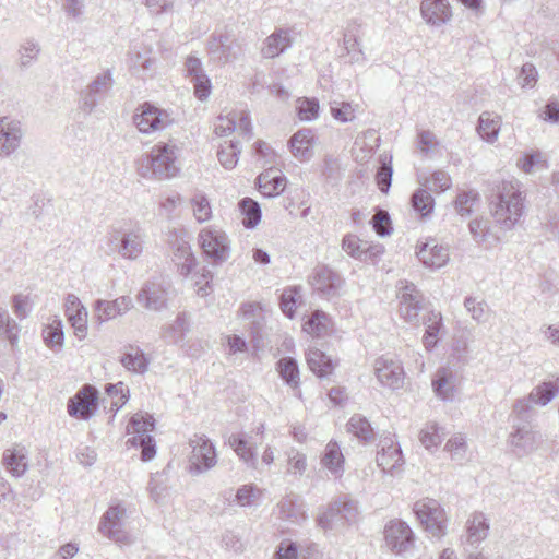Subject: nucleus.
Here are the masks:
<instances>
[{"instance_id": "1", "label": "nucleus", "mask_w": 559, "mask_h": 559, "mask_svg": "<svg viewBox=\"0 0 559 559\" xmlns=\"http://www.w3.org/2000/svg\"><path fill=\"white\" fill-rule=\"evenodd\" d=\"M525 192L519 180L502 181L490 201V212L496 224L503 230H512L526 211Z\"/></svg>"}, {"instance_id": "2", "label": "nucleus", "mask_w": 559, "mask_h": 559, "mask_svg": "<svg viewBox=\"0 0 559 559\" xmlns=\"http://www.w3.org/2000/svg\"><path fill=\"white\" fill-rule=\"evenodd\" d=\"M511 432L508 444L518 456L536 451L542 442V435L532 420L531 405L526 400H516L512 409Z\"/></svg>"}, {"instance_id": "3", "label": "nucleus", "mask_w": 559, "mask_h": 559, "mask_svg": "<svg viewBox=\"0 0 559 559\" xmlns=\"http://www.w3.org/2000/svg\"><path fill=\"white\" fill-rule=\"evenodd\" d=\"M179 148L174 143L158 142L136 160V173L145 179L166 180L178 175Z\"/></svg>"}, {"instance_id": "4", "label": "nucleus", "mask_w": 559, "mask_h": 559, "mask_svg": "<svg viewBox=\"0 0 559 559\" xmlns=\"http://www.w3.org/2000/svg\"><path fill=\"white\" fill-rule=\"evenodd\" d=\"M145 231L140 224L110 227L105 235L102 250L107 255L118 254L126 260H136L143 252Z\"/></svg>"}, {"instance_id": "5", "label": "nucleus", "mask_w": 559, "mask_h": 559, "mask_svg": "<svg viewBox=\"0 0 559 559\" xmlns=\"http://www.w3.org/2000/svg\"><path fill=\"white\" fill-rule=\"evenodd\" d=\"M155 428V420L150 414L136 413L128 424L127 432L132 435L126 444L128 447H140L141 459L144 462L151 461L156 454L154 438L148 433Z\"/></svg>"}, {"instance_id": "6", "label": "nucleus", "mask_w": 559, "mask_h": 559, "mask_svg": "<svg viewBox=\"0 0 559 559\" xmlns=\"http://www.w3.org/2000/svg\"><path fill=\"white\" fill-rule=\"evenodd\" d=\"M413 511L420 524L433 537H442L447 533V518L441 504L430 498H424L414 503Z\"/></svg>"}, {"instance_id": "7", "label": "nucleus", "mask_w": 559, "mask_h": 559, "mask_svg": "<svg viewBox=\"0 0 559 559\" xmlns=\"http://www.w3.org/2000/svg\"><path fill=\"white\" fill-rule=\"evenodd\" d=\"M192 448L189 472L199 475L213 468L217 463L216 449L205 435H194L190 441Z\"/></svg>"}, {"instance_id": "8", "label": "nucleus", "mask_w": 559, "mask_h": 559, "mask_svg": "<svg viewBox=\"0 0 559 559\" xmlns=\"http://www.w3.org/2000/svg\"><path fill=\"white\" fill-rule=\"evenodd\" d=\"M206 49L210 60L221 66L237 60L243 53L241 44L226 33H213Z\"/></svg>"}, {"instance_id": "9", "label": "nucleus", "mask_w": 559, "mask_h": 559, "mask_svg": "<svg viewBox=\"0 0 559 559\" xmlns=\"http://www.w3.org/2000/svg\"><path fill=\"white\" fill-rule=\"evenodd\" d=\"M199 242L206 258L215 264L226 262L230 255V243L227 235L217 228L206 227L199 233Z\"/></svg>"}, {"instance_id": "10", "label": "nucleus", "mask_w": 559, "mask_h": 559, "mask_svg": "<svg viewBox=\"0 0 559 559\" xmlns=\"http://www.w3.org/2000/svg\"><path fill=\"white\" fill-rule=\"evenodd\" d=\"M400 316L408 323H420L419 312L424 309V297L415 284L407 281L399 282Z\"/></svg>"}, {"instance_id": "11", "label": "nucleus", "mask_w": 559, "mask_h": 559, "mask_svg": "<svg viewBox=\"0 0 559 559\" xmlns=\"http://www.w3.org/2000/svg\"><path fill=\"white\" fill-rule=\"evenodd\" d=\"M170 115L150 103L141 105L133 115V123L140 132L151 133L164 130L171 123Z\"/></svg>"}, {"instance_id": "12", "label": "nucleus", "mask_w": 559, "mask_h": 559, "mask_svg": "<svg viewBox=\"0 0 559 559\" xmlns=\"http://www.w3.org/2000/svg\"><path fill=\"white\" fill-rule=\"evenodd\" d=\"M98 407V391L91 384H85L68 402L70 416L83 420L90 419Z\"/></svg>"}, {"instance_id": "13", "label": "nucleus", "mask_w": 559, "mask_h": 559, "mask_svg": "<svg viewBox=\"0 0 559 559\" xmlns=\"http://www.w3.org/2000/svg\"><path fill=\"white\" fill-rule=\"evenodd\" d=\"M384 539L386 546L397 555L408 551L414 546V533L402 520H392L385 525Z\"/></svg>"}, {"instance_id": "14", "label": "nucleus", "mask_w": 559, "mask_h": 559, "mask_svg": "<svg viewBox=\"0 0 559 559\" xmlns=\"http://www.w3.org/2000/svg\"><path fill=\"white\" fill-rule=\"evenodd\" d=\"M376 461L383 473L394 475L401 469L404 459L401 447L393 437L386 436L380 439Z\"/></svg>"}, {"instance_id": "15", "label": "nucleus", "mask_w": 559, "mask_h": 559, "mask_svg": "<svg viewBox=\"0 0 559 559\" xmlns=\"http://www.w3.org/2000/svg\"><path fill=\"white\" fill-rule=\"evenodd\" d=\"M168 285L164 281L146 282L136 295L138 302L150 311L167 308Z\"/></svg>"}, {"instance_id": "16", "label": "nucleus", "mask_w": 559, "mask_h": 559, "mask_svg": "<svg viewBox=\"0 0 559 559\" xmlns=\"http://www.w3.org/2000/svg\"><path fill=\"white\" fill-rule=\"evenodd\" d=\"M374 373L378 381L391 390H397L404 383V369L400 360L380 357L374 361Z\"/></svg>"}, {"instance_id": "17", "label": "nucleus", "mask_w": 559, "mask_h": 559, "mask_svg": "<svg viewBox=\"0 0 559 559\" xmlns=\"http://www.w3.org/2000/svg\"><path fill=\"white\" fill-rule=\"evenodd\" d=\"M23 130L21 122L10 117L0 118V157H9L21 145Z\"/></svg>"}, {"instance_id": "18", "label": "nucleus", "mask_w": 559, "mask_h": 559, "mask_svg": "<svg viewBox=\"0 0 559 559\" xmlns=\"http://www.w3.org/2000/svg\"><path fill=\"white\" fill-rule=\"evenodd\" d=\"M114 84L110 71L98 74L84 91L81 92L82 109L91 114L97 106L98 98L105 95Z\"/></svg>"}, {"instance_id": "19", "label": "nucleus", "mask_w": 559, "mask_h": 559, "mask_svg": "<svg viewBox=\"0 0 559 559\" xmlns=\"http://www.w3.org/2000/svg\"><path fill=\"white\" fill-rule=\"evenodd\" d=\"M342 249L352 258L364 262L374 261L383 253V247L381 245L369 243L353 234L344 236Z\"/></svg>"}, {"instance_id": "20", "label": "nucleus", "mask_w": 559, "mask_h": 559, "mask_svg": "<svg viewBox=\"0 0 559 559\" xmlns=\"http://www.w3.org/2000/svg\"><path fill=\"white\" fill-rule=\"evenodd\" d=\"M343 283L341 275L326 265L318 266L311 281L313 288L326 298L336 296Z\"/></svg>"}, {"instance_id": "21", "label": "nucleus", "mask_w": 559, "mask_h": 559, "mask_svg": "<svg viewBox=\"0 0 559 559\" xmlns=\"http://www.w3.org/2000/svg\"><path fill=\"white\" fill-rule=\"evenodd\" d=\"M124 509L120 506L110 507L102 516L98 531L109 539L118 543L127 540V534L122 528Z\"/></svg>"}, {"instance_id": "22", "label": "nucleus", "mask_w": 559, "mask_h": 559, "mask_svg": "<svg viewBox=\"0 0 559 559\" xmlns=\"http://www.w3.org/2000/svg\"><path fill=\"white\" fill-rule=\"evenodd\" d=\"M64 311L79 340H83L87 334V310L82 305L78 296L68 294L64 301Z\"/></svg>"}, {"instance_id": "23", "label": "nucleus", "mask_w": 559, "mask_h": 559, "mask_svg": "<svg viewBox=\"0 0 559 559\" xmlns=\"http://www.w3.org/2000/svg\"><path fill=\"white\" fill-rule=\"evenodd\" d=\"M185 71L193 84L195 97L200 100L206 99L211 93L212 86L209 76L203 70L201 60L194 56L187 57Z\"/></svg>"}, {"instance_id": "24", "label": "nucleus", "mask_w": 559, "mask_h": 559, "mask_svg": "<svg viewBox=\"0 0 559 559\" xmlns=\"http://www.w3.org/2000/svg\"><path fill=\"white\" fill-rule=\"evenodd\" d=\"M416 254L419 261L430 269H440L449 261L448 249L439 246L435 239L418 245Z\"/></svg>"}, {"instance_id": "25", "label": "nucleus", "mask_w": 559, "mask_h": 559, "mask_svg": "<svg viewBox=\"0 0 559 559\" xmlns=\"http://www.w3.org/2000/svg\"><path fill=\"white\" fill-rule=\"evenodd\" d=\"M420 13L425 22L432 26H441L452 17L448 0H423Z\"/></svg>"}, {"instance_id": "26", "label": "nucleus", "mask_w": 559, "mask_h": 559, "mask_svg": "<svg viewBox=\"0 0 559 559\" xmlns=\"http://www.w3.org/2000/svg\"><path fill=\"white\" fill-rule=\"evenodd\" d=\"M132 307V299L128 296H121L112 301L98 299L95 301V318L100 324L126 313Z\"/></svg>"}, {"instance_id": "27", "label": "nucleus", "mask_w": 559, "mask_h": 559, "mask_svg": "<svg viewBox=\"0 0 559 559\" xmlns=\"http://www.w3.org/2000/svg\"><path fill=\"white\" fill-rule=\"evenodd\" d=\"M292 45V31L288 28H276L265 38L261 55L264 58L273 59L288 50Z\"/></svg>"}, {"instance_id": "28", "label": "nucleus", "mask_w": 559, "mask_h": 559, "mask_svg": "<svg viewBox=\"0 0 559 559\" xmlns=\"http://www.w3.org/2000/svg\"><path fill=\"white\" fill-rule=\"evenodd\" d=\"M489 533V522L481 512H474L466 522V540L464 546L474 548L485 540Z\"/></svg>"}, {"instance_id": "29", "label": "nucleus", "mask_w": 559, "mask_h": 559, "mask_svg": "<svg viewBox=\"0 0 559 559\" xmlns=\"http://www.w3.org/2000/svg\"><path fill=\"white\" fill-rule=\"evenodd\" d=\"M316 135L311 129L297 131L289 140L292 154L299 160H309L313 155Z\"/></svg>"}, {"instance_id": "30", "label": "nucleus", "mask_w": 559, "mask_h": 559, "mask_svg": "<svg viewBox=\"0 0 559 559\" xmlns=\"http://www.w3.org/2000/svg\"><path fill=\"white\" fill-rule=\"evenodd\" d=\"M2 465L13 477L23 476L28 467L27 452L24 447L7 449L2 455Z\"/></svg>"}, {"instance_id": "31", "label": "nucleus", "mask_w": 559, "mask_h": 559, "mask_svg": "<svg viewBox=\"0 0 559 559\" xmlns=\"http://www.w3.org/2000/svg\"><path fill=\"white\" fill-rule=\"evenodd\" d=\"M280 516L285 519L292 523H301L306 521L307 514L304 509V503L301 499L294 493L285 496L277 503Z\"/></svg>"}, {"instance_id": "32", "label": "nucleus", "mask_w": 559, "mask_h": 559, "mask_svg": "<svg viewBox=\"0 0 559 559\" xmlns=\"http://www.w3.org/2000/svg\"><path fill=\"white\" fill-rule=\"evenodd\" d=\"M173 261L176 264L178 272L183 276H188L197 265V260L191 252L189 242L182 239H177L173 245Z\"/></svg>"}, {"instance_id": "33", "label": "nucleus", "mask_w": 559, "mask_h": 559, "mask_svg": "<svg viewBox=\"0 0 559 559\" xmlns=\"http://www.w3.org/2000/svg\"><path fill=\"white\" fill-rule=\"evenodd\" d=\"M345 457L336 441H330L321 457V464L336 478H341L345 472Z\"/></svg>"}, {"instance_id": "34", "label": "nucleus", "mask_w": 559, "mask_h": 559, "mask_svg": "<svg viewBox=\"0 0 559 559\" xmlns=\"http://www.w3.org/2000/svg\"><path fill=\"white\" fill-rule=\"evenodd\" d=\"M455 388V376L450 368H439L432 378V389L442 400H452Z\"/></svg>"}, {"instance_id": "35", "label": "nucleus", "mask_w": 559, "mask_h": 559, "mask_svg": "<svg viewBox=\"0 0 559 559\" xmlns=\"http://www.w3.org/2000/svg\"><path fill=\"white\" fill-rule=\"evenodd\" d=\"M309 369L320 379L329 377L335 364L325 353L317 348H310L306 355Z\"/></svg>"}, {"instance_id": "36", "label": "nucleus", "mask_w": 559, "mask_h": 559, "mask_svg": "<svg viewBox=\"0 0 559 559\" xmlns=\"http://www.w3.org/2000/svg\"><path fill=\"white\" fill-rule=\"evenodd\" d=\"M423 324L426 325L423 337L424 346L431 350L438 343V334L442 328V314L439 311L429 310L423 316Z\"/></svg>"}, {"instance_id": "37", "label": "nucleus", "mask_w": 559, "mask_h": 559, "mask_svg": "<svg viewBox=\"0 0 559 559\" xmlns=\"http://www.w3.org/2000/svg\"><path fill=\"white\" fill-rule=\"evenodd\" d=\"M120 364L130 372L143 374L148 369V359L138 346H129L119 359Z\"/></svg>"}, {"instance_id": "38", "label": "nucleus", "mask_w": 559, "mask_h": 559, "mask_svg": "<svg viewBox=\"0 0 559 559\" xmlns=\"http://www.w3.org/2000/svg\"><path fill=\"white\" fill-rule=\"evenodd\" d=\"M559 393V378L538 384L525 399L528 404L545 406Z\"/></svg>"}, {"instance_id": "39", "label": "nucleus", "mask_w": 559, "mask_h": 559, "mask_svg": "<svg viewBox=\"0 0 559 559\" xmlns=\"http://www.w3.org/2000/svg\"><path fill=\"white\" fill-rule=\"evenodd\" d=\"M501 127V117L484 111L478 119L477 132L485 141L492 143L497 140Z\"/></svg>"}, {"instance_id": "40", "label": "nucleus", "mask_w": 559, "mask_h": 559, "mask_svg": "<svg viewBox=\"0 0 559 559\" xmlns=\"http://www.w3.org/2000/svg\"><path fill=\"white\" fill-rule=\"evenodd\" d=\"M273 174L274 170L270 168L258 177L260 190L266 197L280 194L286 187L285 177Z\"/></svg>"}, {"instance_id": "41", "label": "nucleus", "mask_w": 559, "mask_h": 559, "mask_svg": "<svg viewBox=\"0 0 559 559\" xmlns=\"http://www.w3.org/2000/svg\"><path fill=\"white\" fill-rule=\"evenodd\" d=\"M228 444L236 454L248 466L255 467L257 456L253 449L248 445V442L243 435L233 433L228 438Z\"/></svg>"}, {"instance_id": "42", "label": "nucleus", "mask_w": 559, "mask_h": 559, "mask_svg": "<svg viewBox=\"0 0 559 559\" xmlns=\"http://www.w3.org/2000/svg\"><path fill=\"white\" fill-rule=\"evenodd\" d=\"M347 431L359 440L368 442L374 438V430L368 419L360 414H355L347 423Z\"/></svg>"}, {"instance_id": "43", "label": "nucleus", "mask_w": 559, "mask_h": 559, "mask_svg": "<svg viewBox=\"0 0 559 559\" xmlns=\"http://www.w3.org/2000/svg\"><path fill=\"white\" fill-rule=\"evenodd\" d=\"M43 338L48 347L60 350L64 341L62 321L55 318L51 323L47 324L43 329Z\"/></svg>"}, {"instance_id": "44", "label": "nucleus", "mask_w": 559, "mask_h": 559, "mask_svg": "<svg viewBox=\"0 0 559 559\" xmlns=\"http://www.w3.org/2000/svg\"><path fill=\"white\" fill-rule=\"evenodd\" d=\"M239 210L242 218V224L246 228H254L261 221V209L257 201L250 198H243L239 202Z\"/></svg>"}, {"instance_id": "45", "label": "nucleus", "mask_w": 559, "mask_h": 559, "mask_svg": "<svg viewBox=\"0 0 559 559\" xmlns=\"http://www.w3.org/2000/svg\"><path fill=\"white\" fill-rule=\"evenodd\" d=\"M412 207L420 213L423 217L431 214L435 207V200L429 191L424 188H418L414 191L411 198Z\"/></svg>"}, {"instance_id": "46", "label": "nucleus", "mask_w": 559, "mask_h": 559, "mask_svg": "<svg viewBox=\"0 0 559 559\" xmlns=\"http://www.w3.org/2000/svg\"><path fill=\"white\" fill-rule=\"evenodd\" d=\"M469 233L473 236V239L478 243L488 242L491 238L498 240L491 233L490 222L486 218H475L468 224Z\"/></svg>"}, {"instance_id": "47", "label": "nucleus", "mask_w": 559, "mask_h": 559, "mask_svg": "<svg viewBox=\"0 0 559 559\" xmlns=\"http://www.w3.org/2000/svg\"><path fill=\"white\" fill-rule=\"evenodd\" d=\"M239 154V143L236 141H228L221 146V148L217 152V157L224 168L233 169L238 163Z\"/></svg>"}, {"instance_id": "48", "label": "nucleus", "mask_w": 559, "mask_h": 559, "mask_svg": "<svg viewBox=\"0 0 559 559\" xmlns=\"http://www.w3.org/2000/svg\"><path fill=\"white\" fill-rule=\"evenodd\" d=\"M304 330L317 337L324 335L329 331V318L323 311H314L305 323Z\"/></svg>"}, {"instance_id": "49", "label": "nucleus", "mask_w": 559, "mask_h": 559, "mask_svg": "<svg viewBox=\"0 0 559 559\" xmlns=\"http://www.w3.org/2000/svg\"><path fill=\"white\" fill-rule=\"evenodd\" d=\"M442 428L436 423L427 424L419 433L421 444L428 450L438 448L443 438V433L440 432Z\"/></svg>"}, {"instance_id": "50", "label": "nucleus", "mask_w": 559, "mask_h": 559, "mask_svg": "<svg viewBox=\"0 0 559 559\" xmlns=\"http://www.w3.org/2000/svg\"><path fill=\"white\" fill-rule=\"evenodd\" d=\"M277 370L281 377L287 382L289 385L296 386L299 380V370L297 361L292 357L282 358L277 362Z\"/></svg>"}, {"instance_id": "51", "label": "nucleus", "mask_w": 559, "mask_h": 559, "mask_svg": "<svg viewBox=\"0 0 559 559\" xmlns=\"http://www.w3.org/2000/svg\"><path fill=\"white\" fill-rule=\"evenodd\" d=\"M193 215L199 223L209 221L212 217V207L209 199L201 192H197L192 199Z\"/></svg>"}, {"instance_id": "52", "label": "nucleus", "mask_w": 559, "mask_h": 559, "mask_svg": "<svg viewBox=\"0 0 559 559\" xmlns=\"http://www.w3.org/2000/svg\"><path fill=\"white\" fill-rule=\"evenodd\" d=\"M479 202V194L475 191H464L457 194L455 210L461 216L472 214L475 204Z\"/></svg>"}, {"instance_id": "53", "label": "nucleus", "mask_w": 559, "mask_h": 559, "mask_svg": "<svg viewBox=\"0 0 559 559\" xmlns=\"http://www.w3.org/2000/svg\"><path fill=\"white\" fill-rule=\"evenodd\" d=\"M332 117L340 122H349L355 119L356 108L352 103L333 100L330 104Z\"/></svg>"}, {"instance_id": "54", "label": "nucleus", "mask_w": 559, "mask_h": 559, "mask_svg": "<svg viewBox=\"0 0 559 559\" xmlns=\"http://www.w3.org/2000/svg\"><path fill=\"white\" fill-rule=\"evenodd\" d=\"M444 450L450 452L451 459L454 461H463L466 457L467 444L463 435L453 436L445 443Z\"/></svg>"}, {"instance_id": "55", "label": "nucleus", "mask_w": 559, "mask_h": 559, "mask_svg": "<svg viewBox=\"0 0 559 559\" xmlns=\"http://www.w3.org/2000/svg\"><path fill=\"white\" fill-rule=\"evenodd\" d=\"M438 146L439 141L431 131L421 130L417 133V148L423 155L428 156L435 153Z\"/></svg>"}, {"instance_id": "56", "label": "nucleus", "mask_w": 559, "mask_h": 559, "mask_svg": "<svg viewBox=\"0 0 559 559\" xmlns=\"http://www.w3.org/2000/svg\"><path fill=\"white\" fill-rule=\"evenodd\" d=\"M40 47L37 41L33 39H27L24 41L19 49L20 66L22 68L28 67L34 60L37 59Z\"/></svg>"}, {"instance_id": "57", "label": "nucleus", "mask_w": 559, "mask_h": 559, "mask_svg": "<svg viewBox=\"0 0 559 559\" xmlns=\"http://www.w3.org/2000/svg\"><path fill=\"white\" fill-rule=\"evenodd\" d=\"M17 332L16 322L10 318L7 309L0 308V333L5 335L11 345H14L17 341Z\"/></svg>"}, {"instance_id": "58", "label": "nucleus", "mask_w": 559, "mask_h": 559, "mask_svg": "<svg viewBox=\"0 0 559 559\" xmlns=\"http://www.w3.org/2000/svg\"><path fill=\"white\" fill-rule=\"evenodd\" d=\"M340 520L343 519L341 518L338 504L337 501L335 500L328 507L326 511L319 515L317 522L321 528L331 530L337 524Z\"/></svg>"}, {"instance_id": "59", "label": "nucleus", "mask_w": 559, "mask_h": 559, "mask_svg": "<svg viewBox=\"0 0 559 559\" xmlns=\"http://www.w3.org/2000/svg\"><path fill=\"white\" fill-rule=\"evenodd\" d=\"M464 306L475 321H486L488 307L484 300H477L475 297H466L464 300Z\"/></svg>"}, {"instance_id": "60", "label": "nucleus", "mask_w": 559, "mask_h": 559, "mask_svg": "<svg viewBox=\"0 0 559 559\" xmlns=\"http://www.w3.org/2000/svg\"><path fill=\"white\" fill-rule=\"evenodd\" d=\"M393 168L391 165V158L386 162V158L382 159L380 167L377 170L376 180L378 188L381 192L386 193L391 187Z\"/></svg>"}, {"instance_id": "61", "label": "nucleus", "mask_w": 559, "mask_h": 559, "mask_svg": "<svg viewBox=\"0 0 559 559\" xmlns=\"http://www.w3.org/2000/svg\"><path fill=\"white\" fill-rule=\"evenodd\" d=\"M319 102L316 98H304L299 100L297 110L301 120L311 121L319 116Z\"/></svg>"}, {"instance_id": "62", "label": "nucleus", "mask_w": 559, "mask_h": 559, "mask_svg": "<svg viewBox=\"0 0 559 559\" xmlns=\"http://www.w3.org/2000/svg\"><path fill=\"white\" fill-rule=\"evenodd\" d=\"M336 501L341 512V518L348 523L355 522L359 514L357 501L348 498L347 496H344Z\"/></svg>"}, {"instance_id": "63", "label": "nucleus", "mask_w": 559, "mask_h": 559, "mask_svg": "<svg viewBox=\"0 0 559 559\" xmlns=\"http://www.w3.org/2000/svg\"><path fill=\"white\" fill-rule=\"evenodd\" d=\"M261 497V491L253 485H243L236 492V500L241 507H250Z\"/></svg>"}, {"instance_id": "64", "label": "nucleus", "mask_w": 559, "mask_h": 559, "mask_svg": "<svg viewBox=\"0 0 559 559\" xmlns=\"http://www.w3.org/2000/svg\"><path fill=\"white\" fill-rule=\"evenodd\" d=\"M371 224L374 231L379 236H388L392 231L390 215L385 210H377L376 214L371 218Z\"/></svg>"}]
</instances>
